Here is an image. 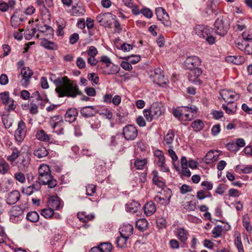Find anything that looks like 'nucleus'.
I'll return each instance as SVG.
<instances>
[{
    "label": "nucleus",
    "instance_id": "1",
    "mask_svg": "<svg viewBox=\"0 0 252 252\" xmlns=\"http://www.w3.org/2000/svg\"><path fill=\"white\" fill-rule=\"evenodd\" d=\"M56 92L59 97H75L80 94L77 84L71 82L67 77L59 78L56 81Z\"/></svg>",
    "mask_w": 252,
    "mask_h": 252
},
{
    "label": "nucleus",
    "instance_id": "2",
    "mask_svg": "<svg viewBox=\"0 0 252 252\" xmlns=\"http://www.w3.org/2000/svg\"><path fill=\"white\" fill-rule=\"evenodd\" d=\"M38 180L43 185H47L49 188H53L57 185V181L51 174L49 166L45 164L40 165L38 168Z\"/></svg>",
    "mask_w": 252,
    "mask_h": 252
},
{
    "label": "nucleus",
    "instance_id": "3",
    "mask_svg": "<svg viewBox=\"0 0 252 252\" xmlns=\"http://www.w3.org/2000/svg\"><path fill=\"white\" fill-rule=\"evenodd\" d=\"M193 33L199 37L205 39L210 44L215 43V38L213 35L211 28L205 25H197L193 28Z\"/></svg>",
    "mask_w": 252,
    "mask_h": 252
},
{
    "label": "nucleus",
    "instance_id": "4",
    "mask_svg": "<svg viewBox=\"0 0 252 252\" xmlns=\"http://www.w3.org/2000/svg\"><path fill=\"white\" fill-rule=\"evenodd\" d=\"M52 131L58 135L64 133V122L60 115L51 117L48 122Z\"/></svg>",
    "mask_w": 252,
    "mask_h": 252
},
{
    "label": "nucleus",
    "instance_id": "5",
    "mask_svg": "<svg viewBox=\"0 0 252 252\" xmlns=\"http://www.w3.org/2000/svg\"><path fill=\"white\" fill-rule=\"evenodd\" d=\"M220 95L223 100L228 103H233L240 97L239 94L235 92L226 89L221 90L220 92Z\"/></svg>",
    "mask_w": 252,
    "mask_h": 252
},
{
    "label": "nucleus",
    "instance_id": "6",
    "mask_svg": "<svg viewBox=\"0 0 252 252\" xmlns=\"http://www.w3.org/2000/svg\"><path fill=\"white\" fill-rule=\"evenodd\" d=\"M155 161L159 167L160 171L167 172L169 171V167L165 163V157L163 152L159 150H156L154 152Z\"/></svg>",
    "mask_w": 252,
    "mask_h": 252
},
{
    "label": "nucleus",
    "instance_id": "7",
    "mask_svg": "<svg viewBox=\"0 0 252 252\" xmlns=\"http://www.w3.org/2000/svg\"><path fill=\"white\" fill-rule=\"evenodd\" d=\"M156 14L158 20L165 27H169L171 23L168 14L162 7H159L156 9Z\"/></svg>",
    "mask_w": 252,
    "mask_h": 252
},
{
    "label": "nucleus",
    "instance_id": "8",
    "mask_svg": "<svg viewBox=\"0 0 252 252\" xmlns=\"http://www.w3.org/2000/svg\"><path fill=\"white\" fill-rule=\"evenodd\" d=\"M124 141L123 135L121 134H117L111 137L109 146L113 150L120 151L123 149L122 146Z\"/></svg>",
    "mask_w": 252,
    "mask_h": 252
},
{
    "label": "nucleus",
    "instance_id": "9",
    "mask_svg": "<svg viewBox=\"0 0 252 252\" xmlns=\"http://www.w3.org/2000/svg\"><path fill=\"white\" fill-rule=\"evenodd\" d=\"M215 29L218 34L224 36L227 33L229 27L227 23L225 22L222 18H219L215 23Z\"/></svg>",
    "mask_w": 252,
    "mask_h": 252
},
{
    "label": "nucleus",
    "instance_id": "10",
    "mask_svg": "<svg viewBox=\"0 0 252 252\" xmlns=\"http://www.w3.org/2000/svg\"><path fill=\"white\" fill-rule=\"evenodd\" d=\"M123 134L125 139L132 140L137 137L138 131L135 126L128 125L124 127Z\"/></svg>",
    "mask_w": 252,
    "mask_h": 252
},
{
    "label": "nucleus",
    "instance_id": "11",
    "mask_svg": "<svg viewBox=\"0 0 252 252\" xmlns=\"http://www.w3.org/2000/svg\"><path fill=\"white\" fill-rule=\"evenodd\" d=\"M114 19L113 15L110 13H101L96 17V21L101 26L109 27Z\"/></svg>",
    "mask_w": 252,
    "mask_h": 252
},
{
    "label": "nucleus",
    "instance_id": "12",
    "mask_svg": "<svg viewBox=\"0 0 252 252\" xmlns=\"http://www.w3.org/2000/svg\"><path fill=\"white\" fill-rule=\"evenodd\" d=\"M33 74L32 70L28 67H23L21 70V75L22 79L20 80V83L22 86L27 88L29 85L31 76Z\"/></svg>",
    "mask_w": 252,
    "mask_h": 252
},
{
    "label": "nucleus",
    "instance_id": "13",
    "mask_svg": "<svg viewBox=\"0 0 252 252\" xmlns=\"http://www.w3.org/2000/svg\"><path fill=\"white\" fill-rule=\"evenodd\" d=\"M201 64V60L197 56H189L188 57L184 62L186 68L188 69L198 68Z\"/></svg>",
    "mask_w": 252,
    "mask_h": 252
},
{
    "label": "nucleus",
    "instance_id": "14",
    "mask_svg": "<svg viewBox=\"0 0 252 252\" xmlns=\"http://www.w3.org/2000/svg\"><path fill=\"white\" fill-rule=\"evenodd\" d=\"M197 110V108L195 106H192L190 107H183V116L182 121H190L195 116Z\"/></svg>",
    "mask_w": 252,
    "mask_h": 252
},
{
    "label": "nucleus",
    "instance_id": "15",
    "mask_svg": "<svg viewBox=\"0 0 252 252\" xmlns=\"http://www.w3.org/2000/svg\"><path fill=\"white\" fill-rule=\"evenodd\" d=\"M26 126L24 122L20 121L18 123V128L15 132V138L17 141H22L26 135Z\"/></svg>",
    "mask_w": 252,
    "mask_h": 252
},
{
    "label": "nucleus",
    "instance_id": "16",
    "mask_svg": "<svg viewBox=\"0 0 252 252\" xmlns=\"http://www.w3.org/2000/svg\"><path fill=\"white\" fill-rule=\"evenodd\" d=\"M149 109L152 116H154L155 119L159 118L164 111L163 106L158 102L154 103Z\"/></svg>",
    "mask_w": 252,
    "mask_h": 252
},
{
    "label": "nucleus",
    "instance_id": "17",
    "mask_svg": "<svg viewBox=\"0 0 252 252\" xmlns=\"http://www.w3.org/2000/svg\"><path fill=\"white\" fill-rule=\"evenodd\" d=\"M188 78L190 82L195 84H200V80L198 79L201 74L202 71L199 67L189 69Z\"/></svg>",
    "mask_w": 252,
    "mask_h": 252
},
{
    "label": "nucleus",
    "instance_id": "18",
    "mask_svg": "<svg viewBox=\"0 0 252 252\" xmlns=\"http://www.w3.org/2000/svg\"><path fill=\"white\" fill-rule=\"evenodd\" d=\"M0 97L3 103L8 105V110L15 109V106L14 104V100L10 97L8 92H4L0 93Z\"/></svg>",
    "mask_w": 252,
    "mask_h": 252
},
{
    "label": "nucleus",
    "instance_id": "19",
    "mask_svg": "<svg viewBox=\"0 0 252 252\" xmlns=\"http://www.w3.org/2000/svg\"><path fill=\"white\" fill-rule=\"evenodd\" d=\"M163 192H165L166 195L165 198H163V196H156L155 197V200L157 202L159 203L161 205L166 206L168 205L170 201V198L172 196V191L169 189H166L163 190Z\"/></svg>",
    "mask_w": 252,
    "mask_h": 252
},
{
    "label": "nucleus",
    "instance_id": "20",
    "mask_svg": "<svg viewBox=\"0 0 252 252\" xmlns=\"http://www.w3.org/2000/svg\"><path fill=\"white\" fill-rule=\"evenodd\" d=\"M113 249L112 244L109 242L100 243L97 247L92 248L90 252H110Z\"/></svg>",
    "mask_w": 252,
    "mask_h": 252
},
{
    "label": "nucleus",
    "instance_id": "21",
    "mask_svg": "<svg viewBox=\"0 0 252 252\" xmlns=\"http://www.w3.org/2000/svg\"><path fill=\"white\" fill-rule=\"evenodd\" d=\"M122 98L119 95H115L114 96L111 94H106L103 96V100L105 102L112 103L114 105H119L121 102Z\"/></svg>",
    "mask_w": 252,
    "mask_h": 252
},
{
    "label": "nucleus",
    "instance_id": "22",
    "mask_svg": "<svg viewBox=\"0 0 252 252\" xmlns=\"http://www.w3.org/2000/svg\"><path fill=\"white\" fill-rule=\"evenodd\" d=\"M120 234L122 236L129 238L133 232V226L129 223L124 224L119 230Z\"/></svg>",
    "mask_w": 252,
    "mask_h": 252
},
{
    "label": "nucleus",
    "instance_id": "23",
    "mask_svg": "<svg viewBox=\"0 0 252 252\" xmlns=\"http://www.w3.org/2000/svg\"><path fill=\"white\" fill-rule=\"evenodd\" d=\"M49 207L52 210H60L63 207V204L61 202L60 199L57 196H52L50 198L48 202Z\"/></svg>",
    "mask_w": 252,
    "mask_h": 252
},
{
    "label": "nucleus",
    "instance_id": "24",
    "mask_svg": "<svg viewBox=\"0 0 252 252\" xmlns=\"http://www.w3.org/2000/svg\"><path fill=\"white\" fill-rule=\"evenodd\" d=\"M174 132L172 130H169L163 137V143L169 148H173V142L174 140Z\"/></svg>",
    "mask_w": 252,
    "mask_h": 252
},
{
    "label": "nucleus",
    "instance_id": "25",
    "mask_svg": "<svg viewBox=\"0 0 252 252\" xmlns=\"http://www.w3.org/2000/svg\"><path fill=\"white\" fill-rule=\"evenodd\" d=\"M20 193L18 190H13L9 193L6 197L8 204L12 205L16 203L20 199Z\"/></svg>",
    "mask_w": 252,
    "mask_h": 252
},
{
    "label": "nucleus",
    "instance_id": "26",
    "mask_svg": "<svg viewBox=\"0 0 252 252\" xmlns=\"http://www.w3.org/2000/svg\"><path fill=\"white\" fill-rule=\"evenodd\" d=\"M151 176L153 183L159 188H162L165 186V183L163 181V179L158 176V173L157 171L154 170Z\"/></svg>",
    "mask_w": 252,
    "mask_h": 252
},
{
    "label": "nucleus",
    "instance_id": "27",
    "mask_svg": "<svg viewBox=\"0 0 252 252\" xmlns=\"http://www.w3.org/2000/svg\"><path fill=\"white\" fill-rule=\"evenodd\" d=\"M175 235L180 241L185 243L188 238V233L183 228H178L175 231Z\"/></svg>",
    "mask_w": 252,
    "mask_h": 252
},
{
    "label": "nucleus",
    "instance_id": "28",
    "mask_svg": "<svg viewBox=\"0 0 252 252\" xmlns=\"http://www.w3.org/2000/svg\"><path fill=\"white\" fill-rule=\"evenodd\" d=\"M129 238L128 237H126V236H122V234H120V236L117 238L116 241L117 247L121 248L128 247L129 245L128 242Z\"/></svg>",
    "mask_w": 252,
    "mask_h": 252
},
{
    "label": "nucleus",
    "instance_id": "29",
    "mask_svg": "<svg viewBox=\"0 0 252 252\" xmlns=\"http://www.w3.org/2000/svg\"><path fill=\"white\" fill-rule=\"evenodd\" d=\"M144 213L147 216L152 215L156 211L155 204L152 202H148L144 207Z\"/></svg>",
    "mask_w": 252,
    "mask_h": 252
},
{
    "label": "nucleus",
    "instance_id": "30",
    "mask_svg": "<svg viewBox=\"0 0 252 252\" xmlns=\"http://www.w3.org/2000/svg\"><path fill=\"white\" fill-rule=\"evenodd\" d=\"M140 206V204L138 202L132 200L126 204V211L130 213H134L137 212Z\"/></svg>",
    "mask_w": 252,
    "mask_h": 252
},
{
    "label": "nucleus",
    "instance_id": "31",
    "mask_svg": "<svg viewBox=\"0 0 252 252\" xmlns=\"http://www.w3.org/2000/svg\"><path fill=\"white\" fill-rule=\"evenodd\" d=\"M81 113L84 117H90L96 113V110L93 106H85L81 109Z\"/></svg>",
    "mask_w": 252,
    "mask_h": 252
},
{
    "label": "nucleus",
    "instance_id": "32",
    "mask_svg": "<svg viewBox=\"0 0 252 252\" xmlns=\"http://www.w3.org/2000/svg\"><path fill=\"white\" fill-rule=\"evenodd\" d=\"M77 114V110L75 109H69L65 113L66 120L70 123L73 122L76 119Z\"/></svg>",
    "mask_w": 252,
    "mask_h": 252
},
{
    "label": "nucleus",
    "instance_id": "33",
    "mask_svg": "<svg viewBox=\"0 0 252 252\" xmlns=\"http://www.w3.org/2000/svg\"><path fill=\"white\" fill-rule=\"evenodd\" d=\"M235 43L237 47L246 54H251L252 53V49L250 50V45L248 43H244L243 41L240 42L239 40L236 41Z\"/></svg>",
    "mask_w": 252,
    "mask_h": 252
},
{
    "label": "nucleus",
    "instance_id": "34",
    "mask_svg": "<svg viewBox=\"0 0 252 252\" xmlns=\"http://www.w3.org/2000/svg\"><path fill=\"white\" fill-rule=\"evenodd\" d=\"M48 153L46 148L43 146H38L34 151V155L38 158L46 157Z\"/></svg>",
    "mask_w": 252,
    "mask_h": 252
},
{
    "label": "nucleus",
    "instance_id": "35",
    "mask_svg": "<svg viewBox=\"0 0 252 252\" xmlns=\"http://www.w3.org/2000/svg\"><path fill=\"white\" fill-rule=\"evenodd\" d=\"M97 54V49L94 46H91L89 47L88 49L86 52H82L81 55L84 56L87 55L88 57H95Z\"/></svg>",
    "mask_w": 252,
    "mask_h": 252
},
{
    "label": "nucleus",
    "instance_id": "36",
    "mask_svg": "<svg viewBox=\"0 0 252 252\" xmlns=\"http://www.w3.org/2000/svg\"><path fill=\"white\" fill-rule=\"evenodd\" d=\"M20 151L17 148L12 149V152L10 155L7 157V159L9 161L11 164L15 165L14 161L19 157Z\"/></svg>",
    "mask_w": 252,
    "mask_h": 252
},
{
    "label": "nucleus",
    "instance_id": "37",
    "mask_svg": "<svg viewBox=\"0 0 252 252\" xmlns=\"http://www.w3.org/2000/svg\"><path fill=\"white\" fill-rule=\"evenodd\" d=\"M191 126L194 131H200L203 128L204 124L202 120L197 119L192 122Z\"/></svg>",
    "mask_w": 252,
    "mask_h": 252
},
{
    "label": "nucleus",
    "instance_id": "38",
    "mask_svg": "<svg viewBox=\"0 0 252 252\" xmlns=\"http://www.w3.org/2000/svg\"><path fill=\"white\" fill-rule=\"evenodd\" d=\"M40 44L42 46L48 49L55 50L57 48V45L55 43L45 38L42 39Z\"/></svg>",
    "mask_w": 252,
    "mask_h": 252
},
{
    "label": "nucleus",
    "instance_id": "39",
    "mask_svg": "<svg viewBox=\"0 0 252 252\" xmlns=\"http://www.w3.org/2000/svg\"><path fill=\"white\" fill-rule=\"evenodd\" d=\"M24 19L19 17L16 13L12 16L11 18V26L14 28H17L23 21Z\"/></svg>",
    "mask_w": 252,
    "mask_h": 252
},
{
    "label": "nucleus",
    "instance_id": "40",
    "mask_svg": "<svg viewBox=\"0 0 252 252\" xmlns=\"http://www.w3.org/2000/svg\"><path fill=\"white\" fill-rule=\"evenodd\" d=\"M218 158V155L216 152L210 151L206 154L205 160L207 162L209 163L216 160Z\"/></svg>",
    "mask_w": 252,
    "mask_h": 252
},
{
    "label": "nucleus",
    "instance_id": "41",
    "mask_svg": "<svg viewBox=\"0 0 252 252\" xmlns=\"http://www.w3.org/2000/svg\"><path fill=\"white\" fill-rule=\"evenodd\" d=\"M136 225L140 230L144 231L147 228L148 222L145 219H141L136 221Z\"/></svg>",
    "mask_w": 252,
    "mask_h": 252
},
{
    "label": "nucleus",
    "instance_id": "42",
    "mask_svg": "<svg viewBox=\"0 0 252 252\" xmlns=\"http://www.w3.org/2000/svg\"><path fill=\"white\" fill-rule=\"evenodd\" d=\"M85 10L81 6L76 5L72 7V14L76 16H79L84 14Z\"/></svg>",
    "mask_w": 252,
    "mask_h": 252
},
{
    "label": "nucleus",
    "instance_id": "43",
    "mask_svg": "<svg viewBox=\"0 0 252 252\" xmlns=\"http://www.w3.org/2000/svg\"><path fill=\"white\" fill-rule=\"evenodd\" d=\"M147 163V160L146 158L137 159L134 161V166L137 169H143Z\"/></svg>",
    "mask_w": 252,
    "mask_h": 252
},
{
    "label": "nucleus",
    "instance_id": "44",
    "mask_svg": "<svg viewBox=\"0 0 252 252\" xmlns=\"http://www.w3.org/2000/svg\"><path fill=\"white\" fill-rule=\"evenodd\" d=\"M243 225L248 232L252 231V226L250 224V219L248 215H245L243 217Z\"/></svg>",
    "mask_w": 252,
    "mask_h": 252
},
{
    "label": "nucleus",
    "instance_id": "45",
    "mask_svg": "<svg viewBox=\"0 0 252 252\" xmlns=\"http://www.w3.org/2000/svg\"><path fill=\"white\" fill-rule=\"evenodd\" d=\"M223 109L228 114H233L236 111V105L233 103H228L227 105H222Z\"/></svg>",
    "mask_w": 252,
    "mask_h": 252
},
{
    "label": "nucleus",
    "instance_id": "46",
    "mask_svg": "<svg viewBox=\"0 0 252 252\" xmlns=\"http://www.w3.org/2000/svg\"><path fill=\"white\" fill-rule=\"evenodd\" d=\"M23 213V209L19 206H13L10 211V215L15 217H20Z\"/></svg>",
    "mask_w": 252,
    "mask_h": 252
},
{
    "label": "nucleus",
    "instance_id": "47",
    "mask_svg": "<svg viewBox=\"0 0 252 252\" xmlns=\"http://www.w3.org/2000/svg\"><path fill=\"white\" fill-rule=\"evenodd\" d=\"M36 138L40 141H48L50 137L43 130H40L36 134Z\"/></svg>",
    "mask_w": 252,
    "mask_h": 252
},
{
    "label": "nucleus",
    "instance_id": "48",
    "mask_svg": "<svg viewBox=\"0 0 252 252\" xmlns=\"http://www.w3.org/2000/svg\"><path fill=\"white\" fill-rule=\"evenodd\" d=\"M39 216L38 214L35 212H31L27 214V219L32 222H36L38 220Z\"/></svg>",
    "mask_w": 252,
    "mask_h": 252
},
{
    "label": "nucleus",
    "instance_id": "49",
    "mask_svg": "<svg viewBox=\"0 0 252 252\" xmlns=\"http://www.w3.org/2000/svg\"><path fill=\"white\" fill-rule=\"evenodd\" d=\"M124 59L132 64H135L140 61L141 57L139 55H132L125 57Z\"/></svg>",
    "mask_w": 252,
    "mask_h": 252
},
{
    "label": "nucleus",
    "instance_id": "50",
    "mask_svg": "<svg viewBox=\"0 0 252 252\" xmlns=\"http://www.w3.org/2000/svg\"><path fill=\"white\" fill-rule=\"evenodd\" d=\"M9 169V164L4 160H0V173L4 174Z\"/></svg>",
    "mask_w": 252,
    "mask_h": 252
},
{
    "label": "nucleus",
    "instance_id": "51",
    "mask_svg": "<svg viewBox=\"0 0 252 252\" xmlns=\"http://www.w3.org/2000/svg\"><path fill=\"white\" fill-rule=\"evenodd\" d=\"M222 230V227L220 225L215 226L212 231L213 237L215 238L220 237L221 235Z\"/></svg>",
    "mask_w": 252,
    "mask_h": 252
},
{
    "label": "nucleus",
    "instance_id": "52",
    "mask_svg": "<svg viewBox=\"0 0 252 252\" xmlns=\"http://www.w3.org/2000/svg\"><path fill=\"white\" fill-rule=\"evenodd\" d=\"M41 215L45 218H50L54 215L53 210L50 207L41 210Z\"/></svg>",
    "mask_w": 252,
    "mask_h": 252
},
{
    "label": "nucleus",
    "instance_id": "53",
    "mask_svg": "<svg viewBox=\"0 0 252 252\" xmlns=\"http://www.w3.org/2000/svg\"><path fill=\"white\" fill-rule=\"evenodd\" d=\"M154 81L159 85L166 84L167 83V80L162 73L157 75V77L154 79Z\"/></svg>",
    "mask_w": 252,
    "mask_h": 252
},
{
    "label": "nucleus",
    "instance_id": "54",
    "mask_svg": "<svg viewBox=\"0 0 252 252\" xmlns=\"http://www.w3.org/2000/svg\"><path fill=\"white\" fill-rule=\"evenodd\" d=\"M154 81L159 85L166 84L167 83V80L162 73L157 75V77L154 79Z\"/></svg>",
    "mask_w": 252,
    "mask_h": 252
},
{
    "label": "nucleus",
    "instance_id": "55",
    "mask_svg": "<svg viewBox=\"0 0 252 252\" xmlns=\"http://www.w3.org/2000/svg\"><path fill=\"white\" fill-rule=\"evenodd\" d=\"M242 37L244 40L247 41L252 40V29H249L243 32Z\"/></svg>",
    "mask_w": 252,
    "mask_h": 252
},
{
    "label": "nucleus",
    "instance_id": "56",
    "mask_svg": "<svg viewBox=\"0 0 252 252\" xmlns=\"http://www.w3.org/2000/svg\"><path fill=\"white\" fill-rule=\"evenodd\" d=\"M14 178L20 183L23 184L26 181V178L25 175L21 172H17L14 174Z\"/></svg>",
    "mask_w": 252,
    "mask_h": 252
},
{
    "label": "nucleus",
    "instance_id": "57",
    "mask_svg": "<svg viewBox=\"0 0 252 252\" xmlns=\"http://www.w3.org/2000/svg\"><path fill=\"white\" fill-rule=\"evenodd\" d=\"M96 187L93 184H89L86 186V194L92 196L95 192Z\"/></svg>",
    "mask_w": 252,
    "mask_h": 252
},
{
    "label": "nucleus",
    "instance_id": "58",
    "mask_svg": "<svg viewBox=\"0 0 252 252\" xmlns=\"http://www.w3.org/2000/svg\"><path fill=\"white\" fill-rule=\"evenodd\" d=\"M99 114L102 117L108 119L109 120L111 119L113 117V114L112 112L108 109H104L102 110L99 113Z\"/></svg>",
    "mask_w": 252,
    "mask_h": 252
},
{
    "label": "nucleus",
    "instance_id": "59",
    "mask_svg": "<svg viewBox=\"0 0 252 252\" xmlns=\"http://www.w3.org/2000/svg\"><path fill=\"white\" fill-rule=\"evenodd\" d=\"M183 107L181 108L175 109L173 110L172 114L176 118H177L179 120L182 121V118L183 116Z\"/></svg>",
    "mask_w": 252,
    "mask_h": 252
},
{
    "label": "nucleus",
    "instance_id": "60",
    "mask_svg": "<svg viewBox=\"0 0 252 252\" xmlns=\"http://www.w3.org/2000/svg\"><path fill=\"white\" fill-rule=\"evenodd\" d=\"M235 245L237 247L239 252H244L243 245L241 242V239L240 235L237 236L235 240Z\"/></svg>",
    "mask_w": 252,
    "mask_h": 252
},
{
    "label": "nucleus",
    "instance_id": "61",
    "mask_svg": "<svg viewBox=\"0 0 252 252\" xmlns=\"http://www.w3.org/2000/svg\"><path fill=\"white\" fill-rule=\"evenodd\" d=\"M36 30L33 28L31 30L26 31L24 32L25 37L27 40H30L35 34Z\"/></svg>",
    "mask_w": 252,
    "mask_h": 252
},
{
    "label": "nucleus",
    "instance_id": "62",
    "mask_svg": "<svg viewBox=\"0 0 252 252\" xmlns=\"http://www.w3.org/2000/svg\"><path fill=\"white\" fill-rule=\"evenodd\" d=\"M32 97L35 99L38 104H41L44 99L37 91L32 94Z\"/></svg>",
    "mask_w": 252,
    "mask_h": 252
},
{
    "label": "nucleus",
    "instance_id": "63",
    "mask_svg": "<svg viewBox=\"0 0 252 252\" xmlns=\"http://www.w3.org/2000/svg\"><path fill=\"white\" fill-rule=\"evenodd\" d=\"M141 13L148 19L151 18L153 16L152 11L148 8H144L141 9Z\"/></svg>",
    "mask_w": 252,
    "mask_h": 252
},
{
    "label": "nucleus",
    "instance_id": "64",
    "mask_svg": "<svg viewBox=\"0 0 252 252\" xmlns=\"http://www.w3.org/2000/svg\"><path fill=\"white\" fill-rule=\"evenodd\" d=\"M143 115L148 122H151L153 119H155L152 116L150 109H145L143 110Z\"/></svg>",
    "mask_w": 252,
    "mask_h": 252
}]
</instances>
